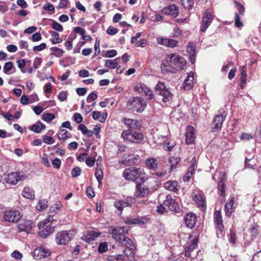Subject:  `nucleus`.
<instances>
[{
  "instance_id": "nucleus-34",
  "label": "nucleus",
  "mask_w": 261,
  "mask_h": 261,
  "mask_svg": "<svg viewBox=\"0 0 261 261\" xmlns=\"http://www.w3.org/2000/svg\"><path fill=\"white\" fill-rule=\"evenodd\" d=\"M45 127L46 126L44 124L40 121H38L31 126L30 129L36 133H39L42 130L44 129Z\"/></svg>"
},
{
  "instance_id": "nucleus-3",
  "label": "nucleus",
  "mask_w": 261,
  "mask_h": 261,
  "mask_svg": "<svg viewBox=\"0 0 261 261\" xmlns=\"http://www.w3.org/2000/svg\"><path fill=\"white\" fill-rule=\"evenodd\" d=\"M147 102L142 97H134L127 102V107L129 110L137 113H141L145 110Z\"/></svg>"
},
{
  "instance_id": "nucleus-56",
  "label": "nucleus",
  "mask_w": 261,
  "mask_h": 261,
  "mask_svg": "<svg viewBox=\"0 0 261 261\" xmlns=\"http://www.w3.org/2000/svg\"><path fill=\"white\" fill-rule=\"evenodd\" d=\"M52 164L55 168L59 169L61 165V160L58 158H56L53 161Z\"/></svg>"
},
{
  "instance_id": "nucleus-26",
  "label": "nucleus",
  "mask_w": 261,
  "mask_h": 261,
  "mask_svg": "<svg viewBox=\"0 0 261 261\" xmlns=\"http://www.w3.org/2000/svg\"><path fill=\"white\" fill-rule=\"evenodd\" d=\"M234 204V197H230L225 205V215L230 217L234 210L233 205Z\"/></svg>"
},
{
  "instance_id": "nucleus-22",
  "label": "nucleus",
  "mask_w": 261,
  "mask_h": 261,
  "mask_svg": "<svg viewBox=\"0 0 261 261\" xmlns=\"http://www.w3.org/2000/svg\"><path fill=\"white\" fill-rule=\"evenodd\" d=\"M185 221L186 226L192 229L194 227L196 224V217L194 214L189 213L186 215Z\"/></svg>"
},
{
  "instance_id": "nucleus-2",
  "label": "nucleus",
  "mask_w": 261,
  "mask_h": 261,
  "mask_svg": "<svg viewBox=\"0 0 261 261\" xmlns=\"http://www.w3.org/2000/svg\"><path fill=\"white\" fill-rule=\"evenodd\" d=\"M145 174L143 169L136 167L125 169L123 172V176L125 179L133 181L138 178L142 179L145 177Z\"/></svg>"
},
{
  "instance_id": "nucleus-59",
  "label": "nucleus",
  "mask_w": 261,
  "mask_h": 261,
  "mask_svg": "<svg viewBox=\"0 0 261 261\" xmlns=\"http://www.w3.org/2000/svg\"><path fill=\"white\" fill-rule=\"evenodd\" d=\"M97 98V95L94 92H91L87 97V101L88 102H90L91 101L94 100Z\"/></svg>"
},
{
  "instance_id": "nucleus-47",
  "label": "nucleus",
  "mask_w": 261,
  "mask_h": 261,
  "mask_svg": "<svg viewBox=\"0 0 261 261\" xmlns=\"http://www.w3.org/2000/svg\"><path fill=\"white\" fill-rule=\"evenodd\" d=\"M124 259V256L122 254L110 255L108 257L109 261H123Z\"/></svg>"
},
{
  "instance_id": "nucleus-53",
  "label": "nucleus",
  "mask_w": 261,
  "mask_h": 261,
  "mask_svg": "<svg viewBox=\"0 0 261 261\" xmlns=\"http://www.w3.org/2000/svg\"><path fill=\"white\" fill-rule=\"evenodd\" d=\"M108 250V245L106 243H101L98 247V251L101 253H104Z\"/></svg>"
},
{
  "instance_id": "nucleus-33",
  "label": "nucleus",
  "mask_w": 261,
  "mask_h": 261,
  "mask_svg": "<svg viewBox=\"0 0 261 261\" xmlns=\"http://www.w3.org/2000/svg\"><path fill=\"white\" fill-rule=\"evenodd\" d=\"M187 51L189 54V59L191 62L193 64L194 63V57L195 56V47L193 43H189L187 46Z\"/></svg>"
},
{
  "instance_id": "nucleus-5",
  "label": "nucleus",
  "mask_w": 261,
  "mask_h": 261,
  "mask_svg": "<svg viewBox=\"0 0 261 261\" xmlns=\"http://www.w3.org/2000/svg\"><path fill=\"white\" fill-rule=\"evenodd\" d=\"M155 92L161 97L162 100L165 102L171 99L172 94L166 87L165 83L159 82L155 86Z\"/></svg>"
},
{
  "instance_id": "nucleus-57",
  "label": "nucleus",
  "mask_w": 261,
  "mask_h": 261,
  "mask_svg": "<svg viewBox=\"0 0 261 261\" xmlns=\"http://www.w3.org/2000/svg\"><path fill=\"white\" fill-rule=\"evenodd\" d=\"M95 175L99 183H100V181L103 178V172L101 169L97 170L95 173Z\"/></svg>"
},
{
  "instance_id": "nucleus-32",
  "label": "nucleus",
  "mask_w": 261,
  "mask_h": 261,
  "mask_svg": "<svg viewBox=\"0 0 261 261\" xmlns=\"http://www.w3.org/2000/svg\"><path fill=\"white\" fill-rule=\"evenodd\" d=\"M54 231V227L50 225H47L45 229L40 231L38 234L42 238H45Z\"/></svg>"
},
{
  "instance_id": "nucleus-1",
  "label": "nucleus",
  "mask_w": 261,
  "mask_h": 261,
  "mask_svg": "<svg viewBox=\"0 0 261 261\" xmlns=\"http://www.w3.org/2000/svg\"><path fill=\"white\" fill-rule=\"evenodd\" d=\"M186 64V61L182 57L172 54L168 55L165 61L162 65L165 68H162L170 72H175L176 71L183 69L184 66Z\"/></svg>"
},
{
  "instance_id": "nucleus-23",
  "label": "nucleus",
  "mask_w": 261,
  "mask_h": 261,
  "mask_svg": "<svg viewBox=\"0 0 261 261\" xmlns=\"http://www.w3.org/2000/svg\"><path fill=\"white\" fill-rule=\"evenodd\" d=\"M149 192L148 188L145 187L142 185L138 184L136 186V191L134 194L136 197H142L147 195Z\"/></svg>"
},
{
  "instance_id": "nucleus-58",
  "label": "nucleus",
  "mask_w": 261,
  "mask_h": 261,
  "mask_svg": "<svg viewBox=\"0 0 261 261\" xmlns=\"http://www.w3.org/2000/svg\"><path fill=\"white\" fill-rule=\"evenodd\" d=\"M95 159L93 157L87 158L86 159V163L89 167H93L94 165Z\"/></svg>"
},
{
  "instance_id": "nucleus-40",
  "label": "nucleus",
  "mask_w": 261,
  "mask_h": 261,
  "mask_svg": "<svg viewBox=\"0 0 261 261\" xmlns=\"http://www.w3.org/2000/svg\"><path fill=\"white\" fill-rule=\"evenodd\" d=\"M247 69L245 66H243L241 70V86L243 88V84L246 83V79H247Z\"/></svg>"
},
{
  "instance_id": "nucleus-41",
  "label": "nucleus",
  "mask_w": 261,
  "mask_h": 261,
  "mask_svg": "<svg viewBox=\"0 0 261 261\" xmlns=\"http://www.w3.org/2000/svg\"><path fill=\"white\" fill-rule=\"evenodd\" d=\"M50 50L52 51L51 55L58 58L61 57L64 53V51L63 49L57 47H52Z\"/></svg>"
},
{
  "instance_id": "nucleus-19",
  "label": "nucleus",
  "mask_w": 261,
  "mask_h": 261,
  "mask_svg": "<svg viewBox=\"0 0 261 261\" xmlns=\"http://www.w3.org/2000/svg\"><path fill=\"white\" fill-rule=\"evenodd\" d=\"M185 137L187 144H191L194 143L195 139V129L193 126H188L187 127Z\"/></svg>"
},
{
  "instance_id": "nucleus-30",
  "label": "nucleus",
  "mask_w": 261,
  "mask_h": 261,
  "mask_svg": "<svg viewBox=\"0 0 261 261\" xmlns=\"http://www.w3.org/2000/svg\"><path fill=\"white\" fill-rule=\"evenodd\" d=\"M193 200L199 207L205 206V201L202 195L198 192H194Z\"/></svg>"
},
{
  "instance_id": "nucleus-35",
  "label": "nucleus",
  "mask_w": 261,
  "mask_h": 261,
  "mask_svg": "<svg viewBox=\"0 0 261 261\" xmlns=\"http://www.w3.org/2000/svg\"><path fill=\"white\" fill-rule=\"evenodd\" d=\"M146 165L150 169L155 170L158 168V162L153 158H148L146 160Z\"/></svg>"
},
{
  "instance_id": "nucleus-48",
  "label": "nucleus",
  "mask_w": 261,
  "mask_h": 261,
  "mask_svg": "<svg viewBox=\"0 0 261 261\" xmlns=\"http://www.w3.org/2000/svg\"><path fill=\"white\" fill-rule=\"evenodd\" d=\"M55 118V116L52 113H45L43 114L42 119L46 121L49 122Z\"/></svg>"
},
{
  "instance_id": "nucleus-63",
  "label": "nucleus",
  "mask_w": 261,
  "mask_h": 261,
  "mask_svg": "<svg viewBox=\"0 0 261 261\" xmlns=\"http://www.w3.org/2000/svg\"><path fill=\"white\" fill-rule=\"evenodd\" d=\"M117 32H118V30L116 28H115L113 27H111V26L109 27L107 30V33L108 34L111 35H115Z\"/></svg>"
},
{
  "instance_id": "nucleus-13",
  "label": "nucleus",
  "mask_w": 261,
  "mask_h": 261,
  "mask_svg": "<svg viewBox=\"0 0 261 261\" xmlns=\"http://www.w3.org/2000/svg\"><path fill=\"white\" fill-rule=\"evenodd\" d=\"M226 116V114L224 113L222 114H218L215 117L212 123L213 132H216L221 128L222 123L225 119Z\"/></svg>"
},
{
  "instance_id": "nucleus-38",
  "label": "nucleus",
  "mask_w": 261,
  "mask_h": 261,
  "mask_svg": "<svg viewBox=\"0 0 261 261\" xmlns=\"http://www.w3.org/2000/svg\"><path fill=\"white\" fill-rule=\"evenodd\" d=\"M119 58H116L115 59L112 60H107L105 61V66L106 67L109 68L110 69L115 68L118 65V62Z\"/></svg>"
},
{
  "instance_id": "nucleus-28",
  "label": "nucleus",
  "mask_w": 261,
  "mask_h": 261,
  "mask_svg": "<svg viewBox=\"0 0 261 261\" xmlns=\"http://www.w3.org/2000/svg\"><path fill=\"white\" fill-rule=\"evenodd\" d=\"M164 188L169 191L175 192L179 190V186L177 181L170 180L164 184Z\"/></svg>"
},
{
  "instance_id": "nucleus-18",
  "label": "nucleus",
  "mask_w": 261,
  "mask_h": 261,
  "mask_svg": "<svg viewBox=\"0 0 261 261\" xmlns=\"http://www.w3.org/2000/svg\"><path fill=\"white\" fill-rule=\"evenodd\" d=\"M33 222L29 220H22L18 225L19 230L20 231H25L29 233L31 232L32 228Z\"/></svg>"
},
{
  "instance_id": "nucleus-6",
  "label": "nucleus",
  "mask_w": 261,
  "mask_h": 261,
  "mask_svg": "<svg viewBox=\"0 0 261 261\" xmlns=\"http://www.w3.org/2000/svg\"><path fill=\"white\" fill-rule=\"evenodd\" d=\"M71 239L72 235L70 231L63 230L59 231L56 234L55 241L59 245H66Z\"/></svg>"
},
{
  "instance_id": "nucleus-31",
  "label": "nucleus",
  "mask_w": 261,
  "mask_h": 261,
  "mask_svg": "<svg viewBox=\"0 0 261 261\" xmlns=\"http://www.w3.org/2000/svg\"><path fill=\"white\" fill-rule=\"evenodd\" d=\"M100 234V233L99 232L94 231H89L82 237V239L86 242H90L95 240Z\"/></svg>"
},
{
  "instance_id": "nucleus-55",
  "label": "nucleus",
  "mask_w": 261,
  "mask_h": 261,
  "mask_svg": "<svg viewBox=\"0 0 261 261\" xmlns=\"http://www.w3.org/2000/svg\"><path fill=\"white\" fill-rule=\"evenodd\" d=\"M46 47V45L45 43H42L39 45L34 46L33 50L36 51H40L44 49Z\"/></svg>"
},
{
  "instance_id": "nucleus-12",
  "label": "nucleus",
  "mask_w": 261,
  "mask_h": 261,
  "mask_svg": "<svg viewBox=\"0 0 261 261\" xmlns=\"http://www.w3.org/2000/svg\"><path fill=\"white\" fill-rule=\"evenodd\" d=\"M135 90L141 94L148 96V98L151 99L153 98V94L151 89L142 83L138 84L135 87Z\"/></svg>"
},
{
  "instance_id": "nucleus-24",
  "label": "nucleus",
  "mask_w": 261,
  "mask_h": 261,
  "mask_svg": "<svg viewBox=\"0 0 261 261\" xmlns=\"http://www.w3.org/2000/svg\"><path fill=\"white\" fill-rule=\"evenodd\" d=\"M157 42L159 44H162L170 47H174L177 45L178 41L175 40L168 38H158Z\"/></svg>"
},
{
  "instance_id": "nucleus-64",
  "label": "nucleus",
  "mask_w": 261,
  "mask_h": 261,
  "mask_svg": "<svg viewBox=\"0 0 261 261\" xmlns=\"http://www.w3.org/2000/svg\"><path fill=\"white\" fill-rule=\"evenodd\" d=\"M42 39L40 33H35L32 36V39L34 42L38 41Z\"/></svg>"
},
{
  "instance_id": "nucleus-8",
  "label": "nucleus",
  "mask_w": 261,
  "mask_h": 261,
  "mask_svg": "<svg viewBox=\"0 0 261 261\" xmlns=\"http://www.w3.org/2000/svg\"><path fill=\"white\" fill-rule=\"evenodd\" d=\"M26 178L27 176L23 172H11L6 176L5 181L7 183L14 185L19 181L24 180Z\"/></svg>"
},
{
  "instance_id": "nucleus-15",
  "label": "nucleus",
  "mask_w": 261,
  "mask_h": 261,
  "mask_svg": "<svg viewBox=\"0 0 261 261\" xmlns=\"http://www.w3.org/2000/svg\"><path fill=\"white\" fill-rule=\"evenodd\" d=\"M50 255V252L47 248L40 247L35 249L33 253V256L36 259H41Z\"/></svg>"
},
{
  "instance_id": "nucleus-49",
  "label": "nucleus",
  "mask_w": 261,
  "mask_h": 261,
  "mask_svg": "<svg viewBox=\"0 0 261 261\" xmlns=\"http://www.w3.org/2000/svg\"><path fill=\"white\" fill-rule=\"evenodd\" d=\"M52 21L53 22L51 24L52 28L59 32H62L63 30L62 25L54 20H52Z\"/></svg>"
},
{
  "instance_id": "nucleus-14",
  "label": "nucleus",
  "mask_w": 261,
  "mask_h": 261,
  "mask_svg": "<svg viewBox=\"0 0 261 261\" xmlns=\"http://www.w3.org/2000/svg\"><path fill=\"white\" fill-rule=\"evenodd\" d=\"M197 245V240L195 239L191 243L185 248V255L191 258H194L197 256V251L194 252Z\"/></svg>"
},
{
  "instance_id": "nucleus-39",
  "label": "nucleus",
  "mask_w": 261,
  "mask_h": 261,
  "mask_svg": "<svg viewBox=\"0 0 261 261\" xmlns=\"http://www.w3.org/2000/svg\"><path fill=\"white\" fill-rule=\"evenodd\" d=\"M57 135L59 140H66L71 137L70 134L64 129L60 130Z\"/></svg>"
},
{
  "instance_id": "nucleus-45",
  "label": "nucleus",
  "mask_w": 261,
  "mask_h": 261,
  "mask_svg": "<svg viewBox=\"0 0 261 261\" xmlns=\"http://www.w3.org/2000/svg\"><path fill=\"white\" fill-rule=\"evenodd\" d=\"M47 201L45 199H41L38 201V204L36 206L37 210L42 211L45 209L47 206Z\"/></svg>"
},
{
  "instance_id": "nucleus-27",
  "label": "nucleus",
  "mask_w": 261,
  "mask_h": 261,
  "mask_svg": "<svg viewBox=\"0 0 261 261\" xmlns=\"http://www.w3.org/2000/svg\"><path fill=\"white\" fill-rule=\"evenodd\" d=\"M132 198H128L126 201L118 200L115 202L114 206L120 213L123 211V208L130 206V203Z\"/></svg>"
},
{
  "instance_id": "nucleus-46",
  "label": "nucleus",
  "mask_w": 261,
  "mask_h": 261,
  "mask_svg": "<svg viewBox=\"0 0 261 261\" xmlns=\"http://www.w3.org/2000/svg\"><path fill=\"white\" fill-rule=\"evenodd\" d=\"M13 63L12 62L9 61L5 63L4 67H3V72L7 74H9L10 72L13 69Z\"/></svg>"
},
{
  "instance_id": "nucleus-21",
  "label": "nucleus",
  "mask_w": 261,
  "mask_h": 261,
  "mask_svg": "<svg viewBox=\"0 0 261 261\" xmlns=\"http://www.w3.org/2000/svg\"><path fill=\"white\" fill-rule=\"evenodd\" d=\"M163 13L176 17L179 15L177 7L175 5H169L162 10Z\"/></svg>"
},
{
  "instance_id": "nucleus-4",
  "label": "nucleus",
  "mask_w": 261,
  "mask_h": 261,
  "mask_svg": "<svg viewBox=\"0 0 261 261\" xmlns=\"http://www.w3.org/2000/svg\"><path fill=\"white\" fill-rule=\"evenodd\" d=\"M134 130H124L121 134V138L124 141L140 143L144 139V135L141 133Z\"/></svg>"
},
{
  "instance_id": "nucleus-42",
  "label": "nucleus",
  "mask_w": 261,
  "mask_h": 261,
  "mask_svg": "<svg viewBox=\"0 0 261 261\" xmlns=\"http://www.w3.org/2000/svg\"><path fill=\"white\" fill-rule=\"evenodd\" d=\"M180 159L178 157H170L169 159V162L171 164V170H173L176 168L177 164L180 162Z\"/></svg>"
},
{
  "instance_id": "nucleus-17",
  "label": "nucleus",
  "mask_w": 261,
  "mask_h": 261,
  "mask_svg": "<svg viewBox=\"0 0 261 261\" xmlns=\"http://www.w3.org/2000/svg\"><path fill=\"white\" fill-rule=\"evenodd\" d=\"M119 242L122 245H124L126 248L129 249L130 251L129 254L132 256L135 255L136 247L130 239L125 236L124 237H123L121 241H119Z\"/></svg>"
},
{
  "instance_id": "nucleus-29",
  "label": "nucleus",
  "mask_w": 261,
  "mask_h": 261,
  "mask_svg": "<svg viewBox=\"0 0 261 261\" xmlns=\"http://www.w3.org/2000/svg\"><path fill=\"white\" fill-rule=\"evenodd\" d=\"M215 222L217 225L218 229L221 231L223 229L224 226L222 224V218L221 213L220 211H217L215 213L214 215Z\"/></svg>"
},
{
  "instance_id": "nucleus-20",
  "label": "nucleus",
  "mask_w": 261,
  "mask_h": 261,
  "mask_svg": "<svg viewBox=\"0 0 261 261\" xmlns=\"http://www.w3.org/2000/svg\"><path fill=\"white\" fill-rule=\"evenodd\" d=\"M194 73L193 72H190L188 73L186 79L184 81L182 85L183 88L185 90H189L191 89L194 86Z\"/></svg>"
},
{
  "instance_id": "nucleus-9",
  "label": "nucleus",
  "mask_w": 261,
  "mask_h": 261,
  "mask_svg": "<svg viewBox=\"0 0 261 261\" xmlns=\"http://www.w3.org/2000/svg\"><path fill=\"white\" fill-rule=\"evenodd\" d=\"M214 19V15L211 10H207L204 12L202 20L200 31L204 32L210 26Z\"/></svg>"
},
{
  "instance_id": "nucleus-52",
  "label": "nucleus",
  "mask_w": 261,
  "mask_h": 261,
  "mask_svg": "<svg viewBox=\"0 0 261 261\" xmlns=\"http://www.w3.org/2000/svg\"><path fill=\"white\" fill-rule=\"evenodd\" d=\"M43 141L47 144H53L55 142L54 139L47 135L43 136Z\"/></svg>"
},
{
  "instance_id": "nucleus-60",
  "label": "nucleus",
  "mask_w": 261,
  "mask_h": 261,
  "mask_svg": "<svg viewBox=\"0 0 261 261\" xmlns=\"http://www.w3.org/2000/svg\"><path fill=\"white\" fill-rule=\"evenodd\" d=\"M11 256L17 259H21L22 257V255L19 251L15 250L12 253Z\"/></svg>"
},
{
  "instance_id": "nucleus-54",
  "label": "nucleus",
  "mask_w": 261,
  "mask_h": 261,
  "mask_svg": "<svg viewBox=\"0 0 261 261\" xmlns=\"http://www.w3.org/2000/svg\"><path fill=\"white\" fill-rule=\"evenodd\" d=\"M42 59L40 57H36L34 62L33 67L35 69H38L41 64Z\"/></svg>"
},
{
  "instance_id": "nucleus-11",
  "label": "nucleus",
  "mask_w": 261,
  "mask_h": 261,
  "mask_svg": "<svg viewBox=\"0 0 261 261\" xmlns=\"http://www.w3.org/2000/svg\"><path fill=\"white\" fill-rule=\"evenodd\" d=\"M20 218V213L17 211H8L5 212L4 215V220L10 222H17Z\"/></svg>"
},
{
  "instance_id": "nucleus-50",
  "label": "nucleus",
  "mask_w": 261,
  "mask_h": 261,
  "mask_svg": "<svg viewBox=\"0 0 261 261\" xmlns=\"http://www.w3.org/2000/svg\"><path fill=\"white\" fill-rule=\"evenodd\" d=\"M182 5L185 8L189 9L190 8L193 4V0H181Z\"/></svg>"
},
{
  "instance_id": "nucleus-25",
  "label": "nucleus",
  "mask_w": 261,
  "mask_h": 261,
  "mask_svg": "<svg viewBox=\"0 0 261 261\" xmlns=\"http://www.w3.org/2000/svg\"><path fill=\"white\" fill-rule=\"evenodd\" d=\"M146 221L147 219L143 217H137L134 218H128L124 221V223L128 225H142L144 224Z\"/></svg>"
},
{
  "instance_id": "nucleus-37",
  "label": "nucleus",
  "mask_w": 261,
  "mask_h": 261,
  "mask_svg": "<svg viewBox=\"0 0 261 261\" xmlns=\"http://www.w3.org/2000/svg\"><path fill=\"white\" fill-rule=\"evenodd\" d=\"M22 196L28 199H33L34 198V192L31 188L29 187H25L22 191Z\"/></svg>"
},
{
  "instance_id": "nucleus-7",
  "label": "nucleus",
  "mask_w": 261,
  "mask_h": 261,
  "mask_svg": "<svg viewBox=\"0 0 261 261\" xmlns=\"http://www.w3.org/2000/svg\"><path fill=\"white\" fill-rule=\"evenodd\" d=\"M128 227H111L109 228V232L112 234V237L117 242L121 241L124 234L128 233Z\"/></svg>"
},
{
  "instance_id": "nucleus-43",
  "label": "nucleus",
  "mask_w": 261,
  "mask_h": 261,
  "mask_svg": "<svg viewBox=\"0 0 261 261\" xmlns=\"http://www.w3.org/2000/svg\"><path fill=\"white\" fill-rule=\"evenodd\" d=\"M92 118L96 120H99L100 122H104L106 120V118L103 116H101V113L99 111H93L92 113Z\"/></svg>"
},
{
  "instance_id": "nucleus-51",
  "label": "nucleus",
  "mask_w": 261,
  "mask_h": 261,
  "mask_svg": "<svg viewBox=\"0 0 261 261\" xmlns=\"http://www.w3.org/2000/svg\"><path fill=\"white\" fill-rule=\"evenodd\" d=\"M71 173L72 177H78L81 173V169L78 167H74L72 169Z\"/></svg>"
},
{
  "instance_id": "nucleus-61",
  "label": "nucleus",
  "mask_w": 261,
  "mask_h": 261,
  "mask_svg": "<svg viewBox=\"0 0 261 261\" xmlns=\"http://www.w3.org/2000/svg\"><path fill=\"white\" fill-rule=\"evenodd\" d=\"M235 25L238 28L241 27L243 25V23L241 21V18L237 13L235 14Z\"/></svg>"
},
{
  "instance_id": "nucleus-36",
  "label": "nucleus",
  "mask_w": 261,
  "mask_h": 261,
  "mask_svg": "<svg viewBox=\"0 0 261 261\" xmlns=\"http://www.w3.org/2000/svg\"><path fill=\"white\" fill-rule=\"evenodd\" d=\"M218 188L220 191V200L221 202H224L225 201V185L222 179L220 181Z\"/></svg>"
},
{
  "instance_id": "nucleus-44",
  "label": "nucleus",
  "mask_w": 261,
  "mask_h": 261,
  "mask_svg": "<svg viewBox=\"0 0 261 261\" xmlns=\"http://www.w3.org/2000/svg\"><path fill=\"white\" fill-rule=\"evenodd\" d=\"M51 36L53 37V39L51 40V43L53 44H55L60 43L62 42V39L60 38L59 34L58 33L53 32L51 34Z\"/></svg>"
},
{
  "instance_id": "nucleus-16",
  "label": "nucleus",
  "mask_w": 261,
  "mask_h": 261,
  "mask_svg": "<svg viewBox=\"0 0 261 261\" xmlns=\"http://www.w3.org/2000/svg\"><path fill=\"white\" fill-rule=\"evenodd\" d=\"M164 204L169 209L173 212H178L179 209L178 203L173 199H172L170 195H167Z\"/></svg>"
},
{
  "instance_id": "nucleus-62",
  "label": "nucleus",
  "mask_w": 261,
  "mask_h": 261,
  "mask_svg": "<svg viewBox=\"0 0 261 261\" xmlns=\"http://www.w3.org/2000/svg\"><path fill=\"white\" fill-rule=\"evenodd\" d=\"M117 51L116 50L113 49L108 50L107 51L105 57L107 58H112L117 55Z\"/></svg>"
},
{
  "instance_id": "nucleus-10",
  "label": "nucleus",
  "mask_w": 261,
  "mask_h": 261,
  "mask_svg": "<svg viewBox=\"0 0 261 261\" xmlns=\"http://www.w3.org/2000/svg\"><path fill=\"white\" fill-rule=\"evenodd\" d=\"M121 122L123 123L130 130H136L141 126V122L136 119L123 118L121 120Z\"/></svg>"
}]
</instances>
